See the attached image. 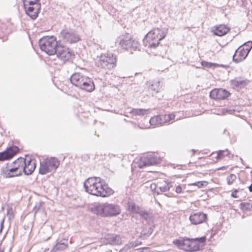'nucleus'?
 <instances>
[{"mask_svg":"<svg viewBox=\"0 0 252 252\" xmlns=\"http://www.w3.org/2000/svg\"><path fill=\"white\" fill-rule=\"evenodd\" d=\"M85 191L95 196L106 197L112 194L114 191L105 185L100 178H89L84 182Z\"/></svg>","mask_w":252,"mask_h":252,"instance_id":"nucleus-1","label":"nucleus"},{"mask_svg":"<svg viewBox=\"0 0 252 252\" xmlns=\"http://www.w3.org/2000/svg\"><path fill=\"white\" fill-rule=\"evenodd\" d=\"M167 30L165 28H155L149 32L146 35L144 39V43L145 46L149 48L151 50L158 49V51L153 52L155 55H161L159 52V49L161 46H159V41L163 39L166 35ZM152 52V51H151Z\"/></svg>","mask_w":252,"mask_h":252,"instance_id":"nucleus-2","label":"nucleus"},{"mask_svg":"<svg viewBox=\"0 0 252 252\" xmlns=\"http://www.w3.org/2000/svg\"><path fill=\"white\" fill-rule=\"evenodd\" d=\"M206 240L205 236L195 238H184L180 240H176L173 243L185 251L189 252H196L199 250L200 245L197 242L204 243Z\"/></svg>","mask_w":252,"mask_h":252,"instance_id":"nucleus-3","label":"nucleus"},{"mask_svg":"<svg viewBox=\"0 0 252 252\" xmlns=\"http://www.w3.org/2000/svg\"><path fill=\"white\" fill-rule=\"evenodd\" d=\"M92 210L94 214L102 217L115 216L121 213V209L119 205L108 203L96 204Z\"/></svg>","mask_w":252,"mask_h":252,"instance_id":"nucleus-4","label":"nucleus"},{"mask_svg":"<svg viewBox=\"0 0 252 252\" xmlns=\"http://www.w3.org/2000/svg\"><path fill=\"white\" fill-rule=\"evenodd\" d=\"M70 80L72 85L82 90L88 92H91L94 90V85L91 79L80 73L73 74L70 76Z\"/></svg>","mask_w":252,"mask_h":252,"instance_id":"nucleus-5","label":"nucleus"},{"mask_svg":"<svg viewBox=\"0 0 252 252\" xmlns=\"http://www.w3.org/2000/svg\"><path fill=\"white\" fill-rule=\"evenodd\" d=\"M117 56L112 53L101 54L95 60V65L100 68L111 70L116 66Z\"/></svg>","mask_w":252,"mask_h":252,"instance_id":"nucleus-6","label":"nucleus"},{"mask_svg":"<svg viewBox=\"0 0 252 252\" xmlns=\"http://www.w3.org/2000/svg\"><path fill=\"white\" fill-rule=\"evenodd\" d=\"M38 43L41 50L49 55H55L60 45L53 36H44L39 40Z\"/></svg>","mask_w":252,"mask_h":252,"instance_id":"nucleus-7","label":"nucleus"},{"mask_svg":"<svg viewBox=\"0 0 252 252\" xmlns=\"http://www.w3.org/2000/svg\"><path fill=\"white\" fill-rule=\"evenodd\" d=\"M116 43L118 44L123 49L131 53L138 49L140 45L136 40L125 35L119 37L116 40Z\"/></svg>","mask_w":252,"mask_h":252,"instance_id":"nucleus-8","label":"nucleus"},{"mask_svg":"<svg viewBox=\"0 0 252 252\" xmlns=\"http://www.w3.org/2000/svg\"><path fill=\"white\" fill-rule=\"evenodd\" d=\"M60 165V161L56 158H46L40 162L39 173L45 175L55 170Z\"/></svg>","mask_w":252,"mask_h":252,"instance_id":"nucleus-9","label":"nucleus"},{"mask_svg":"<svg viewBox=\"0 0 252 252\" xmlns=\"http://www.w3.org/2000/svg\"><path fill=\"white\" fill-rule=\"evenodd\" d=\"M61 41L66 44H73L81 40L80 36L74 30L64 29L61 31L60 34Z\"/></svg>","mask_w":252,"mask_h":252,"instance_id":"nucleus-10","label":"nucleus"},{"mask_svg":"<svg viewBox=\"0 0 252 252\" xmlns=\"http://www.w3.org/2000/svg\"><path fill=\"white\" fill-rule=\"evenodd\" d=\"M24 6L26 14L32 19H35L37 17L40 10L41 4L40 2H36L32 5L29 4V6L24 2Z\"/></svg>","mask_w":252,"mask_h":252,"instance_id":"nucleus-11","label":"nucleus"},{"mask_svg":"<svg viewBox=\"0 0 252 252\" xmlns=\"http://www.w3.org/2000/svg\"><path fill=\"white\" fill-rule=\"evenodd\" d=\"M23 173L13 165L11 164L9 167H2L1 169V174L5 178H10L17 177L22 175Z\"/></svg>","mask_w":252,"mask_h":252,"instance_id":"nucleus-12","label":"nucleus"},{"mask_svg":"<svg viewBox=\"0 0 252 252\" xmlns=\"http://www.w3.org/2000/svg\"><path fill=\"white\" fill-rule=\"evenodd\" d=\"M159 162V159L152 155H149L141 158L138 164V167L142 168L145 166L153 165L158 164Z\"/></svg>","mask_w":252,"mask_h":252,"instance_id":"nucleus-13","label":"nucleus"},{"mask_svg":"<svg viewBox=\"0 0 252 252\" xmlns=\"http://www.w3.org/2000/svg\"><path fill=\"white\" fill-rule=\"evenodd\" d=\"M55 54H57L59 58L63 62L69 60L73 55L72 53L69 50L68 48L62 46L60 44L57 48V52Z\"/></svg>","mask_w":252,"mask_h":252,"instance_id":"nucleus-14","label":"nucleus"},{"mask_svg":"<svg viewBox=\"0 0 252 252\" xmlns=\"http://www.w3.org/2000/svg\"><path fill=\"white\" fill-rule=\"evenodd\" d=\"M19 151V148L16 146L10 147L5 151L0 152V161L8 159L13 157Z\"/></svg>","mask_w":252,"mask_h":252,"instance_id":"nucleus-15","label":"nucleus"},{"mask_svg":"<svg viewBox=\"0 0 252 252\" xmlns=\"http://www.w3.org/2000/svg\"><path fill=\"white\" fill-rule=\"evenodd\" d=\"M230 94V93L224 89H214L210 92V97L214 99H224Z\"/></svg>","mask_w":252,"mask_h":252,"instance_id":"nucleus-16","label":"nucleus"},{"mask_svg":"<svg viewBox=\"0 0 252 252\" xmlns=\"http://www.w3.org/2000/svg\"><path fill=\"white\" fill-rule=\"evenodd\" d=\"M249 53V50L245 48L240 46L235 51L233 56V60L236 63H239L244 60Z\"/></svg>","mask_w":252,"mask_h":252,"instance_id":"nucleus-17","label":"nucleus"},{"mask_svg":"<svg viewBox=\"0 0 252 252\" xmlns=\"http://www.w3.org/2000/svg\"><path fill=\"white\" fill-rule=\"evenodd\" d=\"M36 167L35 161L31 158H25V164H24V170L23 173L25 175H30L32 173Z\"/></svg>","mask_w":252,"mask_h":252,"instance_id":"nucleus-18","label":"nucleus"},{"mask_svg":"<svg viewBox=\"0 0 252 252\" xmlns=\"http://www.w3.org/2000/svg\"><path fill=\"white\" fill-rule=\"evenodd\" d=\"M206 219L207 215L201 212L192 214L189 217V220L191 223L194 225L203 223Z\"/></svg>","mask_w":252,"mask_h":252,"instance_id":"nucleus-19","label":"nucleus"},{"mask_svg":"<svg viewBox=\"0 0 252 252\" xmlns=\"http://www.w3.org/2000/svg\"><path fill=\"white\" fill-rule=\"evenodd\" d=\"M230 31V28L226 25L221 24L213 27L212 30L216 35L221 36L226 34Z\"/></svg>","mask_w":252,"mask_h":252,"instance_id":"nucleus-20","label":"nucleus"},{"mask_svg":"<svg viewBox=\"0 0 252 252\" xmlns=\"http://www.w3.org/2000/svg\"><path fill=\"white\" fill-rule=\"evenodd\" d=\"M249 82V81L242 77H236L230 81V85L233 88H240L246 86Z\"/></svg>","mask_w":252,"mask_h":252,"instance_id":"nucleus-21","label":"nucleus"},{"mask_svg":"<svg viewBox=\"0 0 252 252\" xmlns=\"http://www.w3.org/2000/svg\"><path fill=\"white\" fill-rule=\"evenodd\" d=\"M105 239L106 243L111 245H119L122 243V239L120 236L114 234H107Z\"/></svg>","mask_w":252,"mask_h":252,"instance_id":"nucleus-22","label":"nucleus"},{"mask_svg":"<svg viewBox=\"0 0 252 252\" xmlns=\"http://www.w3.org/2000/svg\"><path fill=\"white\" fill-rule=\"evenodd\" d=\"M162 90V86L159 81L153 82L148 88V91L152 95H155Z\"/></svg>","mask_w":252,"mask_h":252,"instance_id":"nucleus-23","label":"nucleus"},{"mask_svg":"<svg viewBox=\"0 0 252 252\" xmlns=\"http://www.w3.org/2000/svg\"><path fill=\"white\" fill-rule=\"evenodd\" d=\"M24 164H25V158L21 157L18 158L12 163V165H13L19 170H21L22 173L24 170Z\"/></svg>","mask_w":252,"mask_h":252,"instance_id":"nucleus-24","label":"nucleus"},{"mask_svg":"<svg viewBox=\"0 0 252 252\" xmlns=\"http://www.w3.org/2000/svg\"><path fill=\"white\" fill-rule=\"evenodd\" d=\"M149 111L148 109H136L133 108L129 112L132 115L134 116H144L147 115L149 113Z\"/></svg>","mask_w":252,"mask_h":252,"instance_id":"nucleus-25","label":"nucleus"},{"mask_svg":"<svg viewBox=\"0 0 252 252\" xmlns=\"http://www.w3.org/2000/svg\"><path fill=\"white\" fill-rule=\"evenodd\" d=\"M67 247V244L63 242H59L54 246L51 250V252H56L57 251H62L66 249Z\"/></svg>","mask_w":252,"mask_h":252,"instance_id":"nucleus-26","label":"nucleus"},{"mask_svg":"<svg viewBox=\"0 0 252 252\" xmlns=\"http://www.w3.org/2000/svg\"><path fill=\"white\" fill-rule=\"evenodd\" d=\"M149 122L151 126H153L155 127L161 126L159 115L152 117L150 120Z\"/></svg>","mask_w":252,"mask_h":252,"instance_id":"nucleus-27","label":"nucleus"},{"mask_svg":"<svg viewBox=\"0 0 252 252\" xmlns=\"http://www.w3.org/2000/svg\"><path fill=\"white\" fill-rule=\"evenodd\" d=\"M127 208L129 211L132 213L138 214L139 212L140 211L139 208L137 207L133 202H128L127 203Z\"/></svg>","mask_w":252,"mask_h":252,"instance_id":"nucleus-28","label":"nucleus"},{"mask_svg":"<svg viewBox=\"0 0 252 252\" xmlns=\"http://www.w3.org/2000/svg\"><path fill=\"white\" fill-rule=\"evenodd\" d=\"M237 179L236 175L234 174H231L226 178V181L228 185H230L233 184L234 181Z\"/></svg>","mask_w":252,"mask_h":252,"instance_id":"nucleus-29","label":"nucleus"},{"mask_svg":"<svg viewBox=\"0 0 252 252\" xmlns=\"http://www.w3.org/2000/svg\"><path fill=\"white\" fill-rule=\"evenodd\" d=\"M228 154V152L227 150L226 151H220L217 155V159H221L225 156H227Z\"/></svg>","mask_w":252,"mask_h":252,"instance_id":"nucleus-30","label":"nucleus"},{"mask_svg":"<svg viewBox=\"0 0 252 252\" xmlns=\"http://www.w3.org/2000/svg\"><path fill=\"white\" fill-rule=\"evenodd\" d=\"M170 187L169 184L165 183L164 185L159 187V189L161 192H165L169 190Z\"/></svg>","mask_w":252,"mask_h":252,"instance_id":"nucleus-31","label":"nucleus"},{"mask_svg":"<svg viewBox=\"0 0 252 252\" xmlns=\"http://www.w3.org/2000/svg\"><path fill=\"white\" fill-rule=\"evenodd\" d=\"M138 214H139L141 218L144 219L146 220H148L149 219V214L145 211L140 210Z\"/></svg>","mask_w":252,"mask_h":252,"instance_id":"nucleus-32","label":"nucleus"},{"mask_svg":"<svg viewBox=\"0 0 252 252\" xmlns=\"http://www.w3.org/2000/svg\"><path fill=\"white\" fill-rule=\"evenodd\" d=\"M7 215L9 220L13 219L14 218L13 210L11 207H8L7 208Z\"/></svg>","mask_w":252,"mask_h":252,"instance_id":"nucleus-33","label":"nucleus"},{"mask_svg":"<svg viewBox=\"0 0 252 252\" xmlns=\"http://www.w3.org/2000/svg\"><path fill=\"white\" fill-rule=\"evenodd\" d=\"M242 47L245 48V49L247 51L249 50V52L251 51L252 48V41H249L246 43H245L243 45H242Z\"/></svg>","mask_w":252,"mask_h":252,"instance_id":"nucleus-34","label":"nucleus"},{"mask_svg":"<svg viewBox=\"0 0 252 252\" xmlns=\"http://www.w3.org/2000/svg\"><path fill=\"white\" fill-rule=\"evenodd\" d=\"M159 117L161 126L168 123L167 119H166V114L159 115Z\"/></svg>","mask_w":252,"mask_h":252,"instance_id":"nucleus-35","label":"nucleus"},{"mask_svg":"<svg viewBox=\"0 0 252 252\" xmlns=\"http://www.w3.org/2000/svg\"><path fill=\"white\" fill-rule=\"evenodd\" d=\"M201 64L203 67H208V68H211V67L215 66V65H216L215 63H208V62H202Z\"/></svg>","mask_w":252,"mask_h":252,"instance_id":"nucleus-36","label":"nucleus"},{"mask_svg":"<svg viewBox=\"0 0 252 252\" xmlns=\"http://www.w3.org/2000/svg\"><path fill=\"white\" fill-rule=\"evenodd\" d=\"M205 183H206V182L198 181V182H195L194 183L191 184V185L196 186L198 188H201V187H202L204 186V184Z\"/></svg>","mask_w":252,"mask_h":252,"instance_id":"nucleus-37","label":"nucleus"},{"mask_svg":"<svg viewBox=\"0 0 252 252\" xmlns=\"http://www.w3.org/2000/svg\"><path fill=\"white\" fill-rule=\"evenodd\" d=\"M166 119H167L168 122L170 123V122L174 119L175 118V115L174 114H166Z\"/></svg>","mask_w":252,"mask_h":252,"instance_id":"nucleus-38","label":"nucleus"},{"mask_svg":"<svg viewBox=\"0 0 252 252\" xmlns=\"http://www.w3.org/2000/svg\"><path fill=\"white\" fill-rule=\"evenodd\" d=\"M40 0H24V2H28L29 4L32 5L36 2H39Z\"/></svg>","mask_w":252,"mask_h":252,"instance_id":"nucleus-39","label":"nucleus"},{"mask_svg":"<svg viewBox=\"0 0 252 252\" xmlns=\"http://www.w3.org/2000/svg\"><path fill=\"white\" fill-rule=\"evenodd\" d=\"M138 252H150L149 248H143L137 250Z\"/></svg>","mask_w":252,"mask_h":252,"instance_id":"nucleus-40","label":"nucleus"},{"mask_svg":"<svg viewBox=\"0 0 252 252\" xmlns=\"http://www.w3.org/2000/svg\"><path fill=\"white\" fill-rule=\"evenodd\" d=\"M239 191V189H235L233 192H232L231 193V196L233 197V198H237L238 197V196L237 195V193Z\"/></svg>","mask_w":252,"mask_h":252,"instance_id":"nucleus-41","label":"nucleus"},{"mask_svg":"<svg viewBox=\"0 0 252 252\" xmlns=\"http://www.w3.org/2000/svg\"><path fill=\"white\" fill-rule=\"evenodd\" d=\"M182 188L180 186H178L176 187L175 191L177 193H180L182 192Z\"/></svg>","mask_w":252,"mask_h":252,"instance_id":"nucleus-42","label":"nucleus"},{"mask_svg":"<svg viewBox=\"0 0 252 252\" xmlns=\"http://www.w3.org/2000/svg\"><path fill=\"white\" fill-rule=\"evenodd\" d=\"M139 244H141V242H139L138 241H137V242H132L131 243H130V245L131 246V247H136V246H137Z\"/></svg>","mask_w":252,"mask_h":252,"instance_id":"nucleus-43","label":"nucleus"},{"mask_svg":"<svg viewBox=\"0 0 252 252\" xmlns=\"http://www.w3.org/2000/svg\"><path fill=\"white\" fill-rule=\"evenodd\" d=\"M249 189L250 192H252V184L249 187Z\"/></svg>","mask_w":252,"mask_h":252,"instance_id":"nucleus-44","label":"nucleus"},{"mask_svg":"<svg viewBox=\"0 0 252 252\" xmlns=\"http://www.w3.org/2000/svg\"><path fill=\"white\" fill-rule=\"evenodd\" d=\"M35 11L34 10L31 11V14L33 15V12Z\"/></svg>","mask_w":252,"mask_h":252,"instance_id":"nucleus-45","label":"nucleus"},{"mask_svg":"<svg viewBox=\"0 0 252 252\" xmlns=\"http://www.w3.org/2000/svg\"><path fill=\"white\" fill-rule=\"evenodd\" d=\"M157 193H158V194H159V191H158V190H157Z\"/></svg>","mask_w":252,"mask_h":252,"instance_id":"nucleus-46","label":"nucleus"},{"mask_svg":"<svg viewBox=\"0 0 252 252\" xmlns=\"http://www.w3.org/2000/svg\"><path fill=\"white\" fill-rule=\"evenodd\" d=\"M0 252H3V251L0 250Z\"/></svg>","mask_w":252,"mask_h":252,"instance_id":"nucleus-47","label":"nucleus"}]
</instances>
